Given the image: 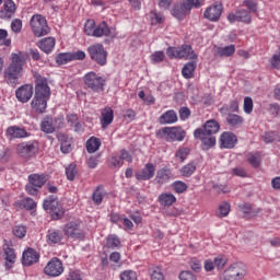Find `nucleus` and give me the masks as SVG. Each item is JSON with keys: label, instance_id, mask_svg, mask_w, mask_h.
I'll list each match as a JSON object with an SVG mask.
<instances>
[{"label": "nucleus", "instance_id": "nucleus-17", "mask_svg": "<svg viewBox=\"0 0 280 280\" xmlns=\"http://www.w3.org/2000/svg\"><path fill=\"white\" fill-rule=\"evenodd\" d=\"M223 10H224V7L222 5V3L217 2L206 9L203 16L205 19H208V21H211L212 23H218V21H220V16H222Z\"/></svg>", "mask_w": 280, "mask_h": 280}, {"label": "nucleus", "instance_id": "nucleus-37", "mask_svg": "<svg viewBox=\"0 0 280 280\" xmlns=\"http://www.w3.org/2000/svg\"><path fill=\"white\" fill-rule=\"evenodd\" d=\"M101 147L102 140H100V138L96 137H91L85 143V148L89 154H94V152H97V150H100Z\"/></svg>", "mask_w": 280, "mask_h": 280}, {"label": "nucleus", "instance_id": "nucleus-58", "mask_svg": "<svg viewBox=\"0 0 280 280\" xmlns=\"http://www.w3.org/2000/svg\"><path fill=\"white\" fill-rule=\"evenodd\" d=\"M23 205L24 209H26L27 211H34V209H36V201H34V199L30 197L23 199Z\"/></svg>", "mask_w": 280, "mask_h": 280}, {"label": "nucleus", "instance_id": "nucleus-34", "mask_svg": "<svg viewBox=\"0 0 280 280\" xmlns=\"http://www.w3.org/2000/svg\"><path fill=\"white\" fill-rule=\"evenodd\" d=\"M102 36H110V27L106 21H103L96 25L94 31V38H102Z\"/></svg>", "mask_w": 280, "mask_h": 280}, {"label": "nucleus", "instance_id": "nucleus-60", "mask_svg": "<svg viewBox=\"0 0 280 280\" xmlns=\"http://www.w3.org/2000/svg\"><path fill=\"white\" fill-rule=\"evenodd\" d=\"M121 280H137V272L132 270H125L120 273Z\"/></svg>", "mask_w": 280, "mask_h": 280}, {"label": "nucleus", "instance_id": "nucleus-18", "mask_svg": "<svg viewBox=\"0 0 280 280\" xmlns=\"http://www.w3.org/2000/svg\"><path fill=\"white\" fill-rule=\"evenodd\" d=\"M33 95H34V85L32 84H24L15 91V97L22 104H27V102L32 100Z\"/></svg>", "mask_w": 280, "mask_h": 280}, {"label": "nucleus", "instance_id": "nucleus-28", "mask_svg": "<svg viewBox=\"0 0 280 280\" xmlns=\"http://www.w3.org/2000/svg\"><path fill=\"white\" fill-rule=\"evenodd\" d=\"M201 130H203V133L214 137V135H218V132H220V122L213 119L207 120Z\"/></svg>", "mask_w": 280, "mask_h": 280}, {"label": "nucleus", "instance_id": "nucleus-38", "mask_svg": "<svg viewBox=\"0 0 280 280\" xmlns=\"http://www.w3.org/2000/svg\"><path fill=\"white\" fill-rule=\"evenodd\" d=\"M66 121L71 128H74V132H82V124L80 122V118H78V115L68 114L66 116Z\"/></svg>", "mask_w": 280, "mask_h": 280}, {"label": "nucleus", "instance_id": "nucleus-40", "mask_svg": "<svg viewBox=\"0 0 280 280\" xmlns=\"http://www.w3.org/2000/svg\"><path fill=\"white\" fill-rule=\"evenodd\" d=\"M233 54H235V45L233 44L217 49V56L220 58H230Z\"/></svg>", "mask_w": 280, "mask_h": 280}, {"label": "nucleus", "instance_id": "nucleus-8", "mask_svg": "<svg viewBox=\"0 0 280 280\" xmlns=\"http://www.w3.org/2000/svg\"><path fill=\"white\" fill-rule=\"evenodd\" d=\"M84 82L88 89L94 93H102L106 86V79L97 75L95 72H89L84 75Z\"/></svg>", "mask_w": 280, "mask_h": 280}, {"label": "nucleus", "instance_id": "nucleus-51", "mask_svg": "<svg viewBox=\"0 0 280 280\" xmlns=\"http://www.w3.org/2000/svg\"><path fill=\"white\" fill-rule=\"evenodd\" d=\"M66 176L69 180H75V176H78V168L75 164L71 163L66 167Z\"/></svg>", "mask_w": 280, "mask_h": 280}, {"label": "nucleus", "instance_id": "nucleus-7", "mask_svg": "<svg viewBox=\"0 0 280 280\" xmlns=\"http://www.w3.org/2000/svg\"><path fill=\"white\" fill-rule=\"evenodd\" d=\"M246 277V265L244 262H235L230 266L220 280H242Z\"/></svg>", "mask_w": 280, "mask_h": 280}, {"label": "nucleus", "instance_id": "nucleus-12", "mask_svg": "<svg viewBox=\"0 0 280 280\" xmlns=\"http://www.w3.org/2000/svg\"><path fill=\"white\" fill-rule=\"evenodd\" d=\"M19 156L32 159L38 152V141L22 142L16 148Z\"/></svg>", "mask_w": 280, "mask_h": 280}, {"label": "nucleus", "instance_id": "nucleus-63", "mask_svg": "<svg viewBox=\"0 0 280 280\" xmlns=\"http://www.w3.org/2000/svg\"><path fill=\"white\" fill-rule=\"evenodd\" d=\"M257 213H259V209L253 208L250 205L247 203V206H246V218H247V220H250V218L257 217Z\"/></svg>", "mask_w": 280, "mask_h": 280}, {"label": "nucleus", "instance_id": "nucleus-64", "mask_svg": "<svg viewBox=\"0 0 280 280\" xmlns=\"http://www.w3.org/2000/svg\"><path fill=\"white\" fill-rule=\"evenodd\" d=\"M179 280H198V278L191 271H182L179 273Z\"/></svg>", "mask_w": 280, "mask_h": 280}, {"label": "nucleus", "instance_id": "nucleus-25", "mask_svg": "<svg viewBox=\"0 0 280 280\" xmlns=\"http://www.w3.org/2000/svg\"><path fill=\"white\" fill-rule=\"evenodd\" d=\"M158 121L161 126L176 124L178 121V115H176L174 109H168L159 117Z\"/></svg>", "mask_w": 280, "mask_h": 280}, {"label": "nucleus", "instance_id": "nucleus-10", "mask_svg": "<svg viewBox=\"0 0 280 280\" xmlns=\"http://www.w3.org/2000/svg\"><path fill=\"white\" fill-rule=\"evenodd\" d=\"M162 133L164 135L165 141L168 143L174 141H185V137H187V131L182 127H164Z\"/></svg>", "mask_w": 280, "mask_h": 280}, {"label": "nucleus", "instance_id": "nucleus-43", "mask_svg": "<svg viewBox=\"0 0 280 280\" xmlns=\"http://www.w3.org/2000/svg\"><path fill=\"white\" fill-rule=\"evenodd\" d=\"M247 163H249V165H252V167L257 170V167H259V165H261V154H259V152L248 153Z\"/></svg>", "mask_w": 280, "mask_h": 280}, {"label": "nucleus", "instance_id": "nucleus-52", "mask_svg": "<svg viewBox=\"0 0 280 280\" xmlns=\"http://www.w3.org/2000/svg\"><path fill=\"white\" fill-rule=\"evenodd\" d=\"M172 187L176 194H185L187 191V184L183 180H175Z\"/></svg>", "mask_w": 280, "mask_h": 280}, {"label": "nucleus", "instance_id": "nucleus-24", "mask_svg": "<svg viewBox=\"0 0 280 280\" xmlns=\"http://www.w3.org/2000/svg\"><path fill=\"white\" fill-rule=\"evenodd\" d=\"M57 138L60 142V151L62 154H69L73 150V140L65 133H59Z\"/></svg>", "mask_w": 280, "mask_h": 280}, {"label": "nucleus", "instance_id": "nucleus-4", "mask_svg": "<svg viewBox=\"0 0 280 280\" xmlns=\"http://www.w3.org/2000/svg\"><path fill=\"white\" fill-rule=\"evenodd\" d=\"M30 26L34 36H37V38L47 36V34L51 32V28H49V25L47 24V19L42 14H34L31 18Z\"/></svg>", "mask_w": 280, "mask_h": 280}, {"label": "nucleus", "instance_id": "nucleus-16", "mask_svg": "<svg viewBox=\"0 0 280 280\" xmlns=\"http://www.w3.org/2000/svg\"><path fill=\"white\" fill-rule=\"evenodd\" d=\"M5 135L10 141L14 139H27V137H32V133H30L25 127H19L16 125L8 127Z\"/></svg>", "mask_w": 280, "mask_h": 280}, {"label": "nucleus", "instance_id": "nucleus-32", "mask_svg": "<svg viewBox=\"0 0 280 280\" xmlns=\"http://www.w3.org/2000/svg\"><path fill=\"white\" fill-rule=\"evenodd\" d=\"M4 259H5L4 266L7 270H10L14 266V262L16 261V253L14 252L13 248L11 247L4 248Z\"/></svg>", "mask_w": 280, "mask_h": 280}, {"label": "nucleus", "instance_id": "nucleus-26", "mask_svg": "<svg viewBox=\"0 0 280 280\" xmlns=\"http://www.w3.org/2000/svg\"><path fill=\"white\" fill-rule=\"evenodd\" d=\"M38 47L44 51V54H51L56 48V38L45 37L38 43Z\"/></svg>", "mask_w": 280, "mask_h": 280}, {"label": "nucleus", "instance_id": "nucleus-49", "mask_svg": "<svg viewBox=\"0 0 280 280\" xmlns=\"http://www.w3.org/2000/svg\"><path fill=\"white\" fill-rule=\"evenodd\" d=\"M240 110V103L237 101H232L229 105L221 108V113L229 115L231 113H237Z\"/></svg>", "mask_w": 280, "mask_h": 280}, {"label": "nucleus", "instance_id": "nucleus-23", "mask_svg": "<svg viewBox=\"0 0 280 280\" xmlns=\"http://www.w3.org/2000/svg\"><path fill=\"white\" fill-rule=\"evenodd\" d=\"M115 119V112L110 107H105L101 113V126L103 130H106Z\"/></svg>", "mask_w": 280, "mask_h": 280}, {"label": "nucleus", "instance_id": "nucleus-41", "mask_svg": "<svg viewBox=\"0 0 280 280\" xmlns=\"http://www.w3.org/2000/svg\"><path fill=\"white\" fill-rule=\"evenodd\" d=\"M191 150L187 147H180L175 152V160L178 161V163H185L187 161V158L189 156Z\"/></svg>", "mask_w": 280, "mask_h": 280}, {"label": "nucleus", "instance_id": "nucleus-61", "mask_svg": "<svg viewBox=\"0 0 280 280\" xmlns=\"http://www.w3.org/2000/svg\"><path fill=\"white\" fill-rule=\"evenodd\" d=\"M109 165H112V167H121V165H124V162H122L120 155L119 154L112 155Z\"/></svg>", "mask_w": 280, "mask_h": 280}, {"label": "nucleus", "instance_id": "nucleus-3", "mask_svg": "<svg viewBox=\"0 0 280 280\" xmlns=\"http://www.w3.org/2000/svg\"><path fill=\"white\" fill-rule=\"evenodd\" d=\"M43 209L50 213L52 220H62L65 218V208L60 206L58 197L50 195L43 202Z\"/></svg>", "mask_w": 280, "mask_h": 280}, {"label": "nucleus", "instance_id": "nucleus-29", "mask_svg": "<svg viewBox=\"0 0 280 280\" xmlns=\"http://www.w3.org/2000/svg\"><path fill=\"white\" fill-rule=\"evenodd\" d=\"M40 130L46 135H54L56 132V126H54V118L46 116L40 122Z\"/></svg>", "mask_w": 280, "mask_h": 280}, {"label": "nucleus", "instance_id": "nucleus-6", "mask_svg": "<svg viewBox=\"0 0 280 280\" xmlns=\"http://www.w3.org/2000/svg\"><path fill=\"white\" fill-rule=\"evenodd\" d=\"M88 54L91 60H94V62H96L101 67H104V65H106V60L108 58V51H106V49L104 48V45L93 44L89 46Z\"/></svg>", "mask_w": 280, "mask_h": 280}, {"label": "nucleus", "instance_id": "nucleus-21", "mask_svg": "<svg viewBox=\"0 0 280 280\" xmlns=\"http://www.w3.org/2000/svg\"><path fill=\"white\" fill-rule=\"evenodd\" d=\"M156 172V166L152 163H147L145 166L136 173L137 180H150L154 178V174Z\"/></svg>", "mask_w": 280, "mask_h": 280}, {"label": "nucleus", "instance_id": "nucleus-15", "mask_svg": "<svg viewBox=\"0 0 280 280\" xmlns=\"http://www.w3.org/2000/svg\"><path fill=\"white\" fill-rule=\"evenodd\" d=\"M191 10H194V7L189 3V0H183V3L174 5L172 14L177 21H183Z\"/></svg>", "mask_w": 280, "mask_h": 280}, {"label": "nucleus", "instance_id": "nucleus-39", "mask_svg": "<svg viewBox=\"0 0 280 280\" xmlns=\"http://www.w3.org/2000/svg\"><path fill=\"white\" fill-rule=\"evenodd\" d=\"M196 72V61H189L184 65L182 69V75L185 80H191L194 78V73Z\"/></svg>", "mask_w": 280, "mask_h": 280}, {"label": "nucleus", "instance_id": "nucleus-22", "mask_svg": "<svg viewBox=\"0 0 280 280\" xmlns=\"http://www.w3.org/2000/svg\"><path fill=\"white\" fill-rule=\"evenodd\" d=\"M174 175L172 174V170L167 166H164L156 172L155 176V183L158 185H166V183H170Z\"/></svg>", "mask_w": 280, "mask_h": 280}, {"label": "nucleus", "instance_id": "nucleus-55", "mask_svg": "<svg viewBox=\"0 0 280 280\" xmlns=\"http://www.w3.org/2000/svg\"><path fill=\"white\" fill-rule=\"evenodd\" d=\"M262 141H265V143H272V141H280V136L275 133V131L265 132L262 136Z\"/></svg>", "mask_w": 280, "mask_h": 280}, {"label": "nucleus", "instance_id": "nucleus-30", "mask_svg": "<svg viewBox=\"0 0 280 280\" xmlns=\"http://www.w3.org/2000/svg\"><path fill=\"white\" fill-rule=\"evenodd\" d=\"M14 12H16V4H14V1L12 0H7L3 4L1 16L3 19H12V16H14Z\"/></svg>", "mask_w": 280, "mask_h": 280}, {"label": "nucleus", "instance_id": "nucleus-44", "mask_svg": "<svg viewBox=\"0 0 280 280\" xmlns=\"http://www.w3.org/2000/svg\"><path fill=\"white\" fill-rule=\"evenodd\" d=\"M226 122L232 128H235L236 126L244 124V118L237 114H228Z\"/></svg>", "mask_w": 280, "mask_h": 280}, {"label": "nucleus", "instance_id": "nucleus-56", "mask_svg": "<svg viewBox=\"0 0 280 280\" xmlns=\"http://www.w3.org/2000/svg\"><path fill=\"white\" fill-rule=\"evenodd\" d=\"M150 19H151V25H161V23H163V15L161 13H156L152 11L150 13Z\"/></svg>", "mask_w": 280, "mask_h": 280}, {"label": "nucleus", "instance_id": "nucleus-5", "mask_svg": "<svg viewBox=\"0 0 280 280\" xmlns=\"http://www.w3.org/2000/svg\"><path fill=\"white\" fill-rule=\"evenodd\" d=\"M45 183H47V175L36 173L31 174L28 175V184H26L25 190L28 196H36L39 194L40 189H43Z\"/></svg>", "mask_w": 280, "mask_h": 280}, {"label": "nucleus", "instance_id": "nucleus-20", "mask_svg": "<svg viewBox=\"0 0 280 280\" xmlns=\"http://www.w3.org/2000/svg\"><path fill=\"white\" fill-rule=\"evenodd\" d=\"M226 266V258L222 256H217L214 259H207L203 262V268L206 272H213L215 268L222 270Z\"/></svg>", "mask_w": 280, "mask_h": 280}, {"label": "nucleus", "instance_id": "nucleus-54", "mask_svg": "<svg viewBox=\"0 0 280 280\" xmlns=\"http://www.w3.org/2000/svg\"><path fill=\"white\" fill-rule=\"evenodd\" d=\"M95 21L93 20H88L85 22V25H84V32L86 34V36H94L95 34Z\"/></svg>", "mask_w": 280, "mask_h": 280}, {"label": "nucleus", "instance_id": "nucleus-13", "mask_svg": "<svg viewBox=\"0 0 280 280\" xmlns=\"http://www.w3.org/2000/svg\"><path fill=\"white\" fill-rule=\"evenodd\" d=\"M44 272L48 277H60L65 272V267L62 266V260L58 258L50 259L44 268Z\"/></svg>", "mask_w": 280, "mask_h": 280}, {"label": "nucleus", "instance_id": "nucleus-19", "mask_svg": "<svg viewBox=\"0 0 280 280\" xmlns=\"http://www.w3.org/2000/svg\"><path fill=\"white\" fill-rule=\"evenodd\" d=\"M40 254L32 247L26 248L22 254L23 266H34V264H38Z\"/></svg>", "mask_w": 280, "mask_h": 280}, {"label": "nucleus", "instance_id": "nucleus-33", "mask_svg": "<svg viewBox=\"0 0 280 280\" xmlns=\"http://www.w3.org/2000/svg\"><path fill=\"white\" fill-rule=\"evenodd\" d=\"M179 51V58H186L188 60H196L198 58V55L194 52V48H191L190 45H183L178 48Z\"/></svg>", "mask_w": 280, "mask_h": 280}, {"label": "nucleus", "instance_id": "nucleus-46", "mask_svg": "<svg viewBox=\"0 0 280 280\" xmlns=\"http://www.w3.org/2000/svg\"><path fill=\"white\" fill-rule=\"evenodd\" d=\"M106 246L107 248L112 249L119 248V246H121V241L119 240V236L115 234L107 236Z\"/></svg>", "mask_w": 280, "mask_h": 280}, {"label": "nucleus", "instance_id": "nucleus-50", "mask_svg": "<svg viewBox=\"0 0 280 280\" xmlns=\"http://www.w3.org/2000/svg\"><path fill=\"white\" fill-rule=\"evenodd\" d=\"M149 273L151 280H165V276L163 275V271L160 269V267L149 268Z\"/></svg>", "mask_w": 280, "mask_h": 280}, {"label": "nucleus", "instance_id": "nucleus-35", "mask_svg": "<svg viewBox=\"0 0 280 280\" xmlns=\"http://www.w3.org/2000/svg\"><path fill=\"white\" fill-rule=\"evenodd\" d=\"M158 200L162 207H172L176 202V196L171 192H162Z\"/></svg>", "mask_w": 280, "mask_h": 280}, {"label": "nucleus", "instance_id": "nucleus-11", "mask_svg": "<svg viewBox=\"0 0 280 280\" xmlns=\"http://www.w3.org/2000/svg\"><path fill=\"white\" fill-rule=\"evenodd\" d=\"M194 137L195 139H200L201 141V150L207 152L208 150H211V148H215V136H211L208 133H205V129L202 128H197L194 131Z\"/></svg>", "mask_w": 280, "mask_h": 280}, {"label": "nucleus", "instance_id": "nucleus-62", "mask_svg": "<svg viewBox=\"0 0 280 280\" xmlns=\"http://www.w3.org/2000/svg\"><path fill=\"white\" fill-rule=\"evenodd\" d=\"M233 176H238L240 178H246V167L236 166L232 170Z\"/></svg>", "mask_w": 280, "mask_h": 280}, {"label": "nucleus", "instance_id": "nucleus-48", "mask_svg": "<svg viewBox=\"0 0 280 280\" xmlns=\"http://www.w3.org/2000/svg\"><path fill=\"white\" fill-rule=\"evenodd\" d=\"M231 212V205L226 201H223L219 205V209L217 211L218 218H226Z\"/></svg>", "mask_w": 280, "mask_h": 280}, {"label": "nucleus", "instance_id": "nucleus-27", "mask_svg": "<svg viewBox=\"0 0 280 280\" xmlns=\"http://www.w3.org/2000/svg\"><path fill=\"white\" fill-rule=\"evenodd\" d=\"M46 242L49 246H54L56 244H60L62 242V232L60 230H48L46 235Z\"/></svg>", "mask_w": 280, "mask_h": 280}, {"label": "nucleus", "instance_id": "nucleus-9", "mask_svg": "<svg viewBox=\"0 0 280 280\" xmlns=\"http://www.w3.org/2000/svg\"><path fill=\"white\" fill-rule=\"evenodd\" d=\"M62 233L70 240H84V231L80 228V222L70 221L62 226Z\"/></svg>", "mask_w": 280, "mask_h": 280}, {"label": "nucleus", "instance_id": "nucleus-42", "mask_svg": "<svg viewBox=\"0 0 280 280\" xmlns=\"http://www.w3.org/2000/svg\"><path fill=\"white\" fill-rule=\"evenodd\" d=\"M257 0H246V23H250V15L248 14H257Z\"/></svg>", "mask_w": 280, "mask_h": 280}, {"label": "nucleus", "instance_id": "nucleus-31", "mask_svg": "<svg viewBox=\"0 0 280 280\" xmlns=\"http://www.w3.org/2000/svg\"><path fill=\"white\" fill-rule=\"evenodd\" d=\"M228 21L230 23H244L246 21V9L242 8L236 10L235 13H230Z\"/></svg>", "mask_w": 280, "mask_h": 280}, {"label": "nucleus", "instance_id": "nucleus-36", "mask_svg": "<svg viewBox=\"0 0 280 280\" xmlns=\"http://www.w3.org/2000/svg\"><path fill=\"white\" fill-rule=\"evenodd\" d=\"M198 168V165L191 161L188 164L182 166L179 170V174L184 176V178H190V176H194L196 174V170Z\"/></svg>", "mask_w": 280, "mask_h": 280}, {"label": "nucleus", "instance_id": "nucleus-59", "mask_svg": "<svg viewBox=\"0 0 280 280\" xmlns=\"http://www.w3.org/2000/svg\"><path fill=\"white\" fill-rule=\"evenodd\" d=\"M11 30L15 34H19L21 32V30H23V21H21L20 19L13 20L11 22Z\"/></svg>", "mask_w": 280, "mask_h": 280}, {"label": "nucleus", "instance_id": "nucleus-2", "mask_svg": "<svg viewBox=\"0 0 280 280\" xmlns=\"http://www.w3.org/2000/svg\"><path fill=\"white\" fill-rule=\"evenodd\" d=\"M27 60V55L25 52H13L11 54V63L4 70V80L11 86H16L19 84V78L23 72V65Z\"/></svg>", "mask_w": 280, "mask_h": 280}, {"label": "nucleus", "instance_id": "nucleus-45", "mask_svg": "<svg viewBox=\"0 0 280 280\" xmlns=\"http://www.w3.org/2000/svg\"><path fill=\"white\" fill-rule=\"evenodd\" d=\"M105 195H106V191H104V186H97V188L94 190L92 195V200L96 205H102V201L104 200Z\"/></svg>", "mask_w": 280, "mask_h": 280}, {"label": "nucleus", "instance_id": "nucleus-47", "mask_svg": "<svg viewBox=\"0 0 280 280\" xmlns=\"http://www.w3.org/2000/svg\"><path fill=\"white\" fill-rule=\"evenodd\" d=\"M56 62L59 67H62V65H69V62H72L71 59V52H60L56 56Z\"/></svg>", "mask_w": 280, "mask_h": 280}, {"label": "nucleus", "instance_id": "nucleus-14", "mask_svg": "<svg viewBox=\"0 0 280 280\" xmlns=\"http://www.w3.org/2000/svg\"><path fill=\"white\" fill-rule=\"evenodd\" d=\"M237 145V136L231 131H224L219 138L220 150H233Z\"/></svg>", "mask_w": 280, "mask_h": 280}, {"label": "nucleus", "instance_id": "nucleus-53", "mask_svg": "<svg viewBox=\"0 0 280 280\" xmlns=\"http://www.w3.org/2000/svg\"><path fill=\"white\" fill-rule=\"evenodd\" d=\"M13 235L20 240H23V237L27 235V228H25V225H15L13 228Z\"/></svg>", "mask_w": 280, "mask_h": 280}, {"label": "nucleus", "instance_id": "nucleus-1", "mask_svg": "<svg viewBox=\"0 0 280 280\" xmlns=\"http://www.w3.org/2000/svg\"><path fill=\"white\" fill-rule=\"evenodd\" d=\"M35 95L31 102V108L34 113L43 115L47 112V102L51 97V89L49 88L47 78L35 73Z\"/></svg>", "mask_w": 280, "mask_h": 280}, {"label": "nucleus", "instance_id": "nucleus-57", "mask_svg": "<svg viewBox=\"0 0 280 280\" xmlns=\"http://www.w3.org/2000/svg\"><path fill=\"white\" fill-rule=\"evenodd\" d=\"M124 218H125L124 214L113 212L110 214V222H113V224H117V226H119V229H121V222L124 221Z\"/></svg>", "mask_w": 280, "mask_h": 280}]
</instances>
